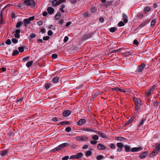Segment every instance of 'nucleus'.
I'll return each instance as SVG.
<instances>
[{"label":"nucleus","mask_w":160,"mask_h":160,"mask_svg":"<svg viewBox=\"0 0 160 160\" xmlns=\"http://www.w3.org/2000/svg\"><path fill=\"white\" fill-rule=\"evenodd\" d=\"M123 55L125 57L128 56L130 55V53L129 52H126L123 53Z\"/></svg>","instance_id":"nucleus-39"},{"label":"nucleus","mask_w":160,"mask_h":160,"mask_svg":"<svg viewBox=\"0 0 160 160\" xmlns=\"http://www.w3.org/2000/svg\"><path fill=\"white\" fill-rule=\"evenodd\" d=\"M119 88L115 87L114 88H113L112 89V91H119Z\"/></svg>","instance_id":"nucleus-61"},{"label":"nucleus","mask_w":160,"mask_h":160,"mask_svg":"<svg viewBox=\"0 0 160 160\" xmlns=\"http://www.w3.org/2000/svg\"><path fill=\"white\" fill-rule=\"evenodd\" d=\"M81 130L89 132H93L94 131V130H92L91 128H83L81 129Z\"/></svg>","instance_id":"nucleus-9"},{"label":"nucleus","mask_w":160,"mask_h":160,"mask_svg":"<svg viewBox=\"0 0 160 160\" xmlns=\"http://www.w3.org/2000/svg\"><path fill=\"white\" fill-rule=\"evenodd\" d=\"M125 25L124 22L122 21L119 22L118 24V26L119 27H122L124 26Z\"/></svg>","instance_id":"nucleus-35"},{"label":"nucleus","mask_w":160,"mask_h":160,"mask_svg":"<svg viewBox=\"0 0 160 160\" xmlns=\"http://www.w3.org/2000/svg\"><path fill=\"white\" fill-rule=\"evenodd\" d=\"M69 145V144L66 142L62 143L59 145V147H60L61 149L63 148L64 147H66Z\"/></svg>","instance_id":"nucleus-19"},{"label":"nucleus","mask_w":160,"mask_h":160,"mask_svg":"<svg viewBox=\"0 0 160 160\" xmlns=\"http://www.w3.org/2000/svg\"><path fill=\"white\" fill-rule=\"evenodd\" d=\"M117 146L119 148H122L124 145L122 143L118 142L117 144Z\"/></svg>","instance_id":"nucleus-26"},{"label":"nucleus","mask_w":160,"mask_h":160,"mask_svg":"<svg viewBox=\"0 0 160 160\" xmlns=\"http://www.w3.org/2000/svg\"><path fill=\"white\" fill-rule=\"evenodd\" d=\"M71 112L70 110H65L62 112V115L65 117L68 116L71 114Z\"/></svg>","instance_id":"nucleus-11"},{"label":"nucleus","mask_w":160,"mask_h":160,"mask_svg":"<svg viewBox=\"0 0 160 160\" xmlns=\"http://www.w3.org/2000/svg\"><path fill=\"white\" fill-rule=\"evenodd\" d=\"M18 51L20 52H23L24 51V47L23 46H21L18 48Z\"/></svg>","instance_id":"nucleus-32"},{"label":"nucleus","mask_w":160,"mask_h":160,"mask_svg":"<svg viewBox=\"0 0 160 160\" xmlns=\"http://www.w3.org/2000/svg\"><path fill=\"white\" fill-rule=\"evenodd\" d=\"M33 63V62L32 61L28 62H27L26 64V66L28 68L32 66Z\"/></svg>","instance_id":"nucleus-29"},{"label":"nucleus","mask_w":160,"mask_h":160,"mask_svg":"<svg viewBox=\"0 0 160 160\" xmlns=\"http://www.w3.org/2000/svg\"><path fill=\"white\" fill-rule=\"evenodd\" d=\"M145 93L147 96L149 97L150 96L151 94V91L149 90H148L146 91Z\"/></svg>","instance_id":"nucleus-27"},{"label":"nucleus","mask_w":160,"mask_h":160,"mask_svg":"<svg viewBox=\"0 0 160 160\" xmlns=\"http://www.w3.org/2000/svg\"><path fill=\"white\" fill-rule=\"evenodd\" d=\"M22 24V22H18L16 24V27L17 28H19L20 27Z\"/></svg>","instance_id":"nucleus-33"},{"label":"nucleus","mask_w":160,"mask_h":160,"mask_svg":"<svg viewBox=\"0 0 160 160\" xmlns=\"http://www.w3.org/2000/svg\"><path fill=\"white\" fill-rule=\"evenodd\" d=\"M8 150L2 151L0 152V155L1 156L4 157L8 155Z\"/></svg>","instance_id":"nucleus-14"},{"label":"nucleus","mask_w":160,"mask_h":160,"mask_svg":"<svg viewBox=\"0 0 160 160\" xmlns=\"http://www.w3.org/2000/svg\"><path fill=\"white\" fill-rule=\"evenodd\" d=\"M61 16V13L60 12H58L55 16V19L58 20L59 19Z\"/></svg>","instance_id":"nucleus-24"},{"label":"nucleus","mask_w":160,"mask_h":160,"mask_svg":"<svg viewBox=\"0 0 160 160\" xmlns=\"http://www.w3.org/2000/svg\"><path fill=\"white\" fill-rule=\"evenodd\" d=\"M14 36L15 37L17 38H19L20 37V35L19 34L15 33Z\"/></svg>","instance_id":"nucleus-63"},{"label":"nucleus","mask_w":160,"mask_h":160,"mask_svg":"<svg viewBox=\"0 0 160 160\" xmlns=\"http://www.w3.org/2000/svg\"><path fill=\"white\" fill-rule=\"evenodd\" d=\"M146 64L142 63L140 65L138 66L137 68L136 71L139 72H142L144 68L145 67Z\"/></svg>","instance_id":"nucleus-5"},{"label":"nucleus","mask_w":160,"mask_h":160,"mask_svg":"<svg viewBox=\"0 0 160 160\" xmlns=\"http://www.w3.org/2000/svg\"><path fill=\"white\" fill-rule=\"evenodd\" d=\"M70 123V122L68 121H62L60 122L58 124V125H68Z\"/></svg>","instance_id":"nucleus-23"},{"label":"nucleus","mask_w":160,"mask_h":160,"mask_svg":"<svg viewBox=\"0 0 160 160\" xmlns=\"http://www.w3.org/2000/svg\"><path fill=\"white\" fill-rule=\"evenodd\" d=\"M61 0H54L52 2V3L53 4V6H55L58 5L61 3Z\"/></svg>","instance_id":"nucleus-7"},{"label":"nucleus","mask_w":160,"mask_h":160,"mask_svg":"<svg viewBox=\"0 0 160 160\" xmlns=\"http://www.w3.org/2000/svg\"><path fill=\"white\" fill-rule=\"evenodd\" d=\"M117 30V29L115 27H112L110 28L109 31L112 32H114L116 30Z\"/></svg>","instance_id":"nucleus-34"},{"label":"nucleus","mask_w":160,"mask_h":160,"mask_svg":"<svg viewBox=\"0 0 160 160\" xmlns=\"http://www.w3.org/2000/svg\"><path fill=\"white\" fill-rule=\"evenodd\" d=\"M110 147L113 149H114L116 148V146L113 143H111L110 145Z\"/></svg>","instance_id":"nucleus-46"},{"label":"nucleus","mask_w":160,"mask_h":160,"mask_svg":"<svg viewBox=\"0 0 160 160\" xmlns=\"http://www.w3.org/2000/svg\"><path fill=\"white\" fill-rule=\"evenodd\" d=\"M11 43V40L9 39H8L6 42V44L7 45H10Z\"/></svg>","instance_id":"nucleus-55"},{"label":"nucleus","mask_w":160,"mask_h":160,"mask_svg":"<svg viewBox=\"0 0 160 160\" xmlns=\"http://www.w3.org/2000/svg\"><path fill=\"white\" fill-rule=\"evenodd\" d=\"M37 43H43L44 42V41L42 39H38L37 40Z\"/></svg>","instance_id":"nucleus-60"},{"label":"nucleus","mask_w":160,"mask_h":160,"mask_svg":"<svg viewBox=\"0 0 160 160\" xmlns=\"http://www.w3.org/2000/svg\"><path fill=\"white\" fill-rule=\"evenodd\" d=\"M156 22V20L155 19H153L152 20L151 23V25L152 27L154 26Z\"/></svg>","instance_id":"nucleus-31"},{"label":"nucleus","mask_w":160,"mask_h":160,"mask_svg":"<svg viewBox=\"0 0 160 160\" xmlns=\"http://www.w3.org/2000/svg\"><path fill=\"white\" fill-rule=\"evenodd\" d=\"M151 10V8L149 7H146L144 9V11L145 12V13L149 12Z\"/></svg>","instance_id":"nucleus-30"},{"label":"nucleus","mask_w":160,"mask_h":160,"mask_svg":"<svg viewBox=\"0 0 160 160\" xmlns=\"http://www.w3.org/2000/svg\"><path fill=\"white\" fill-rule=\"evenodd\" d=\"M115 139L117 140L122 142L125 139V138L121 137H116L115 138Z\"/></svg>","instance_id":"nucleus-22"},{"label":"nucleus","mask_w":160,"mask_h":160,"mask_svg":"<svg viewBox=\"0 0 160 160\" xmlns=\"http://www.w3.org/2000/svg\"><path fill=\"white\" fill-rule=\"evenodd\" d=\"M23 22H24V25L26 28H27L28 24L30 23V22L27 18L23 20Z\"/></svg>","instance_id":"nucleus-16"},{"label":"nucleus","mask_w":160,"mask_h":160,"mask_svg":"<svg viewBox=\"0 0 160 160\" xmlns=\"http://www.w3.org/2000/svg\"><path fill=\"white\" fill-rule=\"evenodd\" d=\"M91 154H92V152L91 151H88L86 152V156L87 157H88L90 156L91 155Z\"/></svg>","instance_id":"nucleus-38"},{"label":"nucleus","mask_w":160,"mask_h":160,"mask_svg":"<svg viewBox=\"0 0 160 160\" xmlns=\"http://www.w3.org/2000/svg\"><path fill=\"white\" fill-rule=\"evenodd\" d=\"M60 149H61L60 147H59V145L57 147L55 148H54L53 149V151H58L59 150H60Z\"/></svg>","instance_id":"nucleus-51"},{"label":"nucleus","mask_w":160,"mask_h":160,"mask_svg":"<svg viewBox=\"0 0 160 160\" xmlns=\"http://www.w3.org/2000/svg\"><path fill=\"white\" fill-rule=\"evenodd\" d=\"M100 137H101L103 138H108L107 135H106L105 134L103 133H101Z\"/></svg>","instance_id":"nucleus-42"},{"label":"nucleus","mask_w":160,"mask_h":160,"mask_svg":"<svg viewBox=\"0 0 160 160\" xmlns=\"http://www.w3.org/2000/svg\"><path fill=\"white\" fill-rule=\"evenodd\" d=\"M156 87V86L155 85H153L149 90L151 91H153Z\"/></svg>","instance_id":"nucleus-57"},{"label":"nucleus","mask_w":160,"mask_h":160,"mask_svg":"<svg viewBox=\"0 0 160 160\" xmlns=\"http://www.w3.org/2000/svg\"><path fill=\"white\" fill-rule=\"evenodd\" d=\"M12 42L14 44L17 43L18 42V40L16 38H13L12 39Z\"/></svg>","instance_id":"nucleus-43"},{"label":"nucleus","mask_w":160,"mask_h":160,"mask_svg":"<svg viewBox=\"0 0 160 160\" xmlns=\"http://www.w3.org/2000/svg\"><path fill=\"white\" fill-rule=\"evenodd\" d=\"M69 156H65L62 158V160H67L69 158Z\"/></svg>","instance_id":"nucleus-59"},{"label":"nucleus","mask_w":160,"mask_h":160,"mask_svg":"<svg viewBox=\"0 0 160 160\" xmlns=\"http://www.w3.org/2000/svg\"><path fill=\"white\" fill-rule=\"evenodd\" d=\"M97 148L98 149L100 150H104L106 148V147L104 145L100 143L98 145Z\"/></svg>","instance_id":"nucleus-13"},{"label":"nucleus","mask_w":160,"mask_h":160,"mask_svg":"<svg viewBox=\"0 0 160 160\" xmlns=\"http://www.w3.org/2000/svg\"><path fill=\"white\" fill-rule=\"evenodd\" d=\"M75 139L78 141L87 142L88 140V137L86 135L77 137Z\"/></svg>","instance_id":"nucleus-2"},{"label":"nucleus","mask_w":160,"mask_h":160,"mask_svg":"<svg viewBox=\"0 0 160 160\" xmlns=\"http://www.w3.org/2000/svg\"><path fill=\"white\" fill-rule=\"evenodd\" d=\"M22 100H23L22 98H18L17 100V102H22Z\"/></svg>","instance_id":"nucleus-58"},{"label":"nucleus","mask_w":160,"mask_h":160,"mask_svg":"<svg viewBox=\"0 0 160 160\" xmlns=\"http://www.w3.org/2000/svg\"><path fill=\"white\" fill-rule=\"evenodd\" d=\"M147 152H143L139 155V157L140 158L143 159L146 158L147 155Z\"/></svg>","instance_id":"nucleus-12"},{"label":"nucleus","mask_w":160,"mask_h":160,"mask_svg":"<svg viewBox=\"0 0 160 160\" xmlns=\"http://www.w3.org/2000/svg\"><path fill=\"white\" fill-rule=\"evenodd\" d=\"M35 17L34 16H32L28 18H27L28 20L30 22L31 21H33V20L34 19Z\"/></svg>","instance_id":"nucleus-45"},{"label":"nucleus","mask_w":160,"mask_h":160,"mask_svg":"<svg viewBox=\"0 0 160 160\" xmlns=\"http://www.w3.org/2000/svg\"><path fill=\"white\" fill-rule=\"evenodd\" d=\"M146 120V118H143L140 122L138 124V128L140 127L141 126H142L144 122Z\"/></svg>","instance_id":"nucleus-20"},{"label":"nucleus","mask_w":160,"mask_h":160,"mask_svg":"<svg viewBox=\"0 0 160 160\" xmlns=\"http://www.w3.org/2000/svg\"><path fill=\"white\" fill-rule=\"evenodd\" d=\"M30 37L31 38H33L36 37V35L35 33H32L30 34Z\"/></svg>","instance_id":"nucleus-44"},{"label":"nucleus","mask_w":160,"mask_h":160,"mask_svg":"<svg viewBox=\"0 0 160 160\" xmlns=\"http://www.w3.org/2000/svg\"><path fill=\"white\" fill-rule=\"evenodd\" d=\"M90 143L92 144V145H95L97 144V141H93V140H92L90 141Z\"/></svg>","instance_id":"nucleus-52"},{"label":"nucleus","mask_w":160,"mask_h":160,"mask_svg":"<svg viewBox=\"0 0 160 160\" xmlns=\"http://www.w3.org/2000/svg\"><path fill=\"white\" fill-rule=\"evenodd\" d=\"M53 34V32L51 30H49L48 32V34L50 36H52Z\"/></svg>","instance_id":"nucleus-54"},{"label":"nucleus","mask_w":160,"mask_h":160,"mask_svg":"<svg viewBox=\"0 0 160 160\" xmlns=\"http://www.w3.org/2000/svg\"><path fill=\"white\" fill-rule=\"evenodd\" d=\"M160 152L158 151H157L155 149H154V150L152 152V153L150 154V156L151 157H152L155 155L156 154H157L159 152Z\"/></svg>","instance_id":"nucleus-21"},{"label":"nucleus","mask_w":160,"mask_h":160,"mask_svg":"<svg viewBox=\"0 0 160 160\" xmlns=\"http://www.w3.org/2000/svg\"><path fill=\"white\" fill-rule=\"evenodd\" d=\"M99 21L101 22H103L104 21V18L102 17H101L99 18Z\"/></svg>","instance_id":"nucleus-64"},{"label":"nucleus","mask_w":160,"mask_h":160,"mask_svg":"<svg viewBox=\"0 0 160 160\" xmlns=\"http://www.w3.org/2000/svg\"><path fill=\"white\" fill-rule=\"evenodd\" d=\"M125 150L127 152H130V150L131 151V149H130V147L129 145H125L124 146Z\"/></svg>","instance_id":"nucleus-18"},{"label":"nucleus","mask_w":160,"mask_h":160,"mask_svg":"<svg viewBox=\"0 0 160 160\" xmlns=\"http://www.w3.org/2000/svg\"><path fill=\"white\" fill-rule=\"evenodd\" d=\"M83 156V154L82 153L79 152L77 155H74L71 156L70 157V159H79L82 158Z\"/></svg>","instance_id":"nucleus-4"},{"label":"nucleus","mask_w":160,"mask_h":160,"mask_svg":"<svg viewBox=\"0 0 160 160\" xmlns=\"http://www.w3.org/2000/svg\"><path fill=\"white\" fill-rule=\"evenodd\" d=\"M24 3L26 5H28L31 7H34L35 6V2L33 0H25Z\"/></svg>","instance_id":"nucleus-3"},{"label":"nucleus","mask_w":160,"mask_h":160,"mask_svg":"<svg viewBox=\"0 0 160 160\" xmlns=\"http://www.w3.org/2000/svg\"><path fill=\"white\" fill-rule=\"evenodd\" d=\"M47 10L48 13L50 14H52L54 11L53 8L51 7H48Z\"/></svg>","instance_id":"nucleus-15"},{"label":"nucleus","mask_w":160,"mask_h":160,"mask_svg":"<svg viewBox=\"0 0 160 160\" xmlns=\"http://www.w3.org/2000/svg\"><path fill=\"white\" fill-rule=\"evenodd\" d=\"M59 78L57 77H55L53 78L52 80V81L54 83H56L58 82L59 80Z\"/></svg>","instance_id":"nucleus-28"},{"label":"nucleus","mask_w":160,"mask_h":160,"mask_svg":"<svg viewBox=\"0 0 160 160\" xmlns=\"http://www.w3.org/2000/svg\"><path fill=\"white\" fill-rule=\"evenodd\" d=\"M51 84L50 82H47L45 83V88L46 89H48L51 86Z\"/></svg>","instance_id":"nucleus-25"},{"label":"nucleus","mask_w":160,"mask_h":160,"mask_svg":"<svg viewBox=\"0 0 160 160\" xmlns=\"http://www.w3.org/2000/svg\"><path fill=\"white\" fill-rule=\"evenodd\" d=\"M71 130V128L69 127H67L65 128V131L68 132H70Z\"/></svg>","instance_id":"nucleus-40"},{"label":"nucleus","mask_w":160,"mask_h":160,"mask_svg":"<svg viewBox=\"0 0 160 160\" xmlns=\"http://www.w3.org/2000/svg\"><path fill=\"white\" fill-rule=\"evenodd\" d=\"M94 132H96L97 134H98L99 136H100L101 134L102 133L99 131H97L95 130H94Z\"/></svg>","instance_id":"nucleus-62"},{"label":"nucleus","mask_w":160,"mask_h":160,"mask_svg":"<svg viewBox=\"0 0 160 160\" xmlns=\"http://www.w3.org/2000/svg\"><path fill=\"white\" fill-rule=\"evenodd\" d=\"M103 158V156L102 155H99L97 156L96 157V158L98 160H100L102 159Z\"/></svg>","instance_id":"nucleus-41"},{"label":"nucleus","mask_w":160,"mask_h":160,"mask_svg":"<svg viewBox=\"0 0 160 160\" xmlns=\"http://www.w3.org/2000/svg\"><path fill=\"white\" fill-rule=\"evenodd\" d=\"M143 148L141 147H134L131 149V151L132 152L139 151L142 149Z\"/></svg>","instance_id":"nucleus-6"},{"label":"nucleus","mask_w":160,"mask_h":160,"mask_svg":"<svg viewBox=\"0 0 160 160\" xmlns=\"http://www.w3.org/2000/svg\"><path fill=\"white\" fill-rule=\"evenodd\" d=\"M92 139L95 140H98L99 139L98 136L97 135H94L92 137Z\"/></svg>","instance_id":"nucleus-37"},{"label":"nucleus","mask_w":160,"mask_h":160,"mask_svg":"<svg viewBox=\"0 0 160 160\" xmlns=\"http://www.w3.org/2000/svg\"><path fill=\"white\" fill-rule=\"evenodd\" d=\"M68 37L66 36L64 37V38L63 40V41L64 42H66L68 41Z\"/></svg>","instance_id":"nucleus-56"},{"label":"nucleus","mask_w":160,"mask_h":160,"mask_svg":"<svg viewBox=\"0 0 160 160\" xmlns=\"http://www.w3.org/2000/svg\"><path fill=\"white\" fill-rule=\"evenodd\" d=\"M86 122V121L85 119H81L78 121V126H80L85 123Z\"/></svg>","instance_id":"nucleus-10"},{"label":"nucleus","mask_w":160,"mask_h":160,"mask_svg":"<svg viewBox=\"0 0 160 160\" xmlns=\"http://www.w3.org/2000/svg\"><path fill=\"white\" fill-rule=\"evenodd\" d=\"M154 149L160 152V144L157 143L154 146Z\"/></svg>","instance_id":"nucleus-17"},{"label":"nucleus","mask_w":160,"mask_h":160,"mask_svg":"<svg viewBox=\"0 0 160 160\" xmlns=\"http://www.w3.org/2000/svg\"><path fill=\"white\" fill-rule=\"evenodd\" d=\"M133 100L134 102L135 107V110H138L140 107L142 106V102L140 99L136 97H133Z\"/></svg>","instance_id":"nucleus-1"},{"label":"nucleus","mask_w":160,"mask_h":160,"mask_svg":"<svg viewBox=\"0 0 160 160\" xmlns=\"http://www.w3.org/2000/svg\"><path fill=\"white\" fill-rule=\"evenodd\" d=\"M42 23L43 22L41 20L37 22V24L39 26H41L42 25Z\"/></svg>","instance_id":"nucleus-53"},{"label":"nucleus","mask_w":160,"mask_h":160,"mask_svg":"<svg viewBox=\"0 0 160 160\" xmlns=\"http://www.w3.org/2000/svg\"><path fill=\"white\" fill-rule=\"evenodd\" d=\"M29 58V57H28V56H27V57H25L23 59H22V60L24 61V62H26V61H27Z\"/></svg>","instance_id":"nucleus-47"},{"label":"nucleus","mask_w":160,"mask_h":160,"mask_svg":"<svg viewBox=\"0 0 160 160\" xmlns=\"http://www.w3.org/2000/svg\"><path fill=\"white\" fill-rule=\"evenodd\" d=\"M50 38V37L48 36H47L44 37L43 38V39L45 41H47Z\"/></svg>","instance_id":"nucleus-50"},{"label":"nucleus","mask_w":160,"mask_h":160,"mask_svg":"<svg viewBox=\"0 0 160 160\" xmlns=\"http://www.w3.org/2000/svg\"><path fill=\"white\" fill-rule=\"evenodd\" d=\"M58 57V55L55 54H53L52 55V58L53 59H56Z\"/></svg>","instance_id":"nucleus-49"},{"label":"nucleus","mask_w":160,"mask_h":160,"mask_svg":"<svg viewBox=\"0 0 160 160\" xmlns=\"http://www.w3.org/2000/svg\"><path fill=\"white\" fill-rule=\"evenodd\" d=\"M133 44H134V45H135L137 46H138V45L139 44V42H138V41L136 40V39H135L134 41H133Z\"/></svg>","instance_id":"nucleus-48"},{"label":"nucleus","mask_w":160,"mask_h":160,"mask_svg":"<svg viewBox=\"0 0 160 160\" xmlns=\"http://www.w3.org/2000/svg\"><path fill=\"white\" fill-rule=\"evenodd\" d=\"M150 22L149 19L143 21L140 25V27H143L145 26L148 23Z\"/></svg>","instance_id":"nucleus-8"},{"label":"nucleus","mask_w":160,"mask_h":160,"mask_svg":"<svg viewBox=\"0 0 160 160\" xmlns=\"http://www.w3.org/2000/svg\"><path fill=\"white\" fill-rule=\"evenodd\" d=\"M19 53V52L17 50H14L13 51L12 55L13 56H15Z\"/></svg>","instance_id":"nucleus-36"}]
</instances>
